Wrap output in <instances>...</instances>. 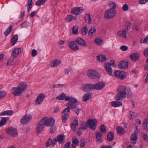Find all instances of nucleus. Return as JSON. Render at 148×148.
I'll return each instance as SVG.
<instances>
[{
  "label": "nucleus",
  "instance_id": "f257e3e1",
  "mask_svg": "<svg viewBox=\"0 0 148 148\" xmlns=\"http://www.w3.org/2000/svg\"><path fill=\"white\" fill-rule=\"evenodd\" d=\"M117 93L115 96V100L116 101L123 100L126 98V96H130L132 95V92L130 87L120 85L117 89Z\"/></svg>",
  "mask_w": 148,
  "mask_h": 148
},
{
  "label": "nucleus",
  "instance_id": "f03ea898",
  "mask_svg": "<svg viewBox=\"0 0 148 148\" xmlns=\"http://www.w3.org/2000/svg\"><path fill=\"white\" fill-rule=\"evenodd\" d=\"M77 102V100L76 99H72L71 101L69 102L66 104L67 108L63 110V112H67L69 113L70 111V109H73L76 108L78 106Z\"/></svg>",
  "mask_w": 148,
  "mask_h": 148
},
{
  "label": "nucleus",
  "instance_id": "7ed1b4c3",
  "mask_svg": "<svg viewBox=\"0 0 148 148\" xmlns=\"http://www.w3.org/2000/svg\"><path fill=\"white\" fill-rule=\"evenodd\" d=\"M116 14V12L114 10L110 9L105 12L104 17L106 19H109L114 17Z\"/></svg>",
  "mask_w": 148,
  "mask_h": 148
},
{
  "label": "nucleus",
  "instance_id": "20e7f679",
  "mask_svg": "<svg viewBox=\"0 0 148 148\" xmlns=\"http://www.w3.org/2000/svg\"><path fill=\"white\" fill-rule=\"evenodd\" d=\"M87 76L92 79H96L99 78L100 75L98 72L94 70H88L87 72Z\"/></svg>",
  "mask_w": 148,
  "mask_h": 148
},
{
  "label": "nucleus",
  "instance_id": "39448f33",
  "mask_svg": "<svg viewBox=\"0 0 148 148\" xmlns=\"http://www.w3.org/2000/svg\"><path fill=\"white\" fill-rule=\"evenodd\" d=\"M87 124L91 129L95 130L97 125V121L95 119H89L87 121Z\"/></svg>",
  "mask_w": 148,
  "mask_h": 148
},
{
  "label": "nucleus",
  "instance_id": "423d86ee",
  "mask_svg": "<svg viewBox=\"0 0 148 148\" xmlns=\"http://www.w3.org/2000/svg\"><path fill=\"white\" fill-rule=\"evenodd\" d=\"M84 92H88L94 90L93 84H86L82 85L81 88Z\"/></svg>",
  "mask_w": 148,
  "mask_h": 148
},
{
  "label": "nucleus",
  "instance_id": "0eeeda50",
  "mask_svg": "<svg viewBox=\"0 0 148 148\" xmlns=\"http://www.w3.org/2000/svg\"><path fill=\"white\" fill-rule=\"evenodd\" d=\"M7 132L9 135L13 137L17 136L18 134L17 130L15 128L12 127L8 128Z\"/></svg>",
  "mask_w": 148,
  "mask_h": 148
},
{
  "label": "nucleus",
  "instance_id": "6e6552de",
  "mask_svg": "<svg viewBox=\"0 0 148 148\" xmlns=\"http://www.w3.org/2000/svg\"><path fill=\"white\" fill-rule=\"evenodd\" d=\"M44 120V122L45 123V125L47 126L53 125L55 122V120L53 118L47 119V118L44 117L42 119Z\"/></svg>",
  "mask_w": 148,
  "mask_h": 148
},
{
  "label": "nucleus",
  "instance_id": "1a4fd4ad",
  "mask_svg": "<svg viewBox=\"0 0 148 148\" xmlns=\"http://www.w3.org/2000/svg\"><path fill=\"white\" fill-rule=\"evenodd\" d=\"M68 45L71 50L74 51L78 50L79 49L78 46L75 42L73 41H69L68 42Z\"/></svg>",
  "mask_w": 148,
  "mask_h": 148
},
{
  "label": "nucleus",
  "instance_id": "9d476101",
  "mask_svg": "<svg viewBox=\"0 0 148 148\" xmlns=\"http://www.w3.org/2000/svg\"><path fill=\"white\" fill-rule=\"evenodd\" d=\"M31 116L29 114H25L21 120V123L23 125H25L30 121Z\"/></svg>",
  "mask_w": 148,
  "mask_h": 148
},
{
  "label": "nucleus",
  "instance_id": "9b49d317",
  "mask_svg": "<svg viewBox=\"0 0 148 148\" xmlns=\"http://www.w3.org/2000/svg\"><path fill=\"white\" fill-rule=\"evenodd\" d=\"M44 120L41 119L38 123L36 127V131L38 133L41 132L44 128L45 125L43 122Z\"/></svg>",
  "mask_w": 148,
  "mask_h": 148
},
{
  "label": "nucleus",
  "instance_id": "f8f14e48",
  "mask_svg": "<svg viewBox=\"0 0 148 148\" xmlns=\"http://www.w3.org/2000/svg\"><path fill=\"white\" fill-rule=\"evenodd\" d=\"M83 11V9L82 7H75L71 10V12L75 15H77L81 14Z\"/></svg>",
  "mask_w": 148,
  "mask_h": 148
},
{
  "label": "nucleus",
  "instance_id": "ddd939ff",
  "mask_svg": "<svg viewBox=\"0 0 148 148\" xmlns=\"http://www.w3.org/2000/svg\"><path fill=\"white\" fill-rule=\"evenodd\" d=\"M105 83L103 82H99L95 84H93L94 89L101 90L105 86Z\"/></svg>",
  "mask_w": 148,
  "mask_h": 148
},
{
  "label": "nucleus",
  "instance_id": "4468645a",
  "mask_svg": "<svg viewBox=\"0 0 148 148\" xmlns=\"http://www.w3.org/2000/svg\"><path fill=\"white\" fill-rule=\"evenodd\" d=\"M22 53L21 49L16 48L14 49L11 55L13 58H16L17 56Z\"/></svg>",
  "mask_w": 148,
  "mask_h": 148
},
{
  "label": "nucleus",
  "instance_id": "2eb2a0df",
  "mask_svg": "<svg viewBox=\"0 0 148 148\" xmlns=\"http://www.w3.org/2000/svg\"><path fill=\"white\" fill-rule=\"evenodd\" d=\"M45 97V95L43 94H39L37 97L35 103L37 104H40L42 103Z\"/></svg>",
  "mask_w": 148,
  "mask_h": 148
},
{
  "label": "nucleus",
  "instance_id": "dca6fc26",
  "mask_svg": "<svg viewBox=\"0 0 148 148\" xmlns=\"http://www.w3.org/2000/svg\"><path fill=\"white\" fill-rule=\"evenodd\" d=\"M111 66L107 62H105L104 67L106 71L110 75L112 76V70Z\"/></svg>",
  "mask_w": 148,
  "mask_h": 148
},
{
  "label": "nucleus",
  "instance_id": "f3484780",
  "mask_svg": "<svg viewBox=\"0 0 148 148\" xmlns=\"http://www.w3.org/2000/svg\"><path fill=\"white\" fill-rule=\"evenodd\" d=\"M22 93L27 89V85L24 82H21L18 84L17 86Z\"/></svg>",
  "mask_w": 148,
  "mask_h": 148
},
{
  "label": "nucleus",
  "instance_id": "a211bd4d",
  "mask_svg": "<svg viewBox=\"0 0 148 148\" xmlns=\"http://www.w3.org/2000/svg\"><path fill=\"white\" fill-rule=\"evenodd\" d=\"M76 42L79 45L84 47H85L87 46V45L84 41L82 38H78L76 39Z\"/></svg>",
  "mask_w": 148,
  "mask_h": 148
},
{
  "label": "nucleus",
  "instance_id": "6ab92c4d",
  "mask_svg": "<svg viewBox=\"0 0 148 148\" xmlns=\"http://www.w3.org/2000/svg\"><path fill=\"white\" fill-rule=\"evenodd\" d=\"M12 92L14 95L17 96H20L22 93L17 86L12 88Z\"/></svg>",
  "mask_w": 148,
  "mask_h": 148
},
{
  "label": "nucleus",
  "instance_id": "aec40b11",
  "mask_svg": "<svg viewBox=\"0 0 148 148\" xmlns=\"http://www.w3.org/2000/svg\"><path fill=\"white\" fill-rule=\"evenodd\" d=\"M118 66L121 69L126 68L128 66V62L125 61H121L118 64Z\"/></svg>",
  "mask_w": 148,
  "mask_h": 148
},
{
  "label": "nucleus",
  "instance_id": "412c9836",
  "mask_svg": "<svg viewBox=\"0 0 148 148\" xmlns=\"http://www.w3.org/2000/svg\"><path fill=\"white\" fill-rule=\"evenodd\" d=\"M127 31L125 29L118 32V34L120 37H123L125 38H127Z\"/></svg>",
  "mask_w": 148,
  "mask_h": 148
},
{
  "label": "nucleus",
  "instance_id": "4be33fe9",
  "mask_svg": "<svg viewBox=\"0 0 148 148\" xmlns=\"http://www.w3.org/2000/svg\"><path fill=\"white\" fill-rule=\"evenodd\" d=\"M116 130L118 134L123 135L125 132V130L123 127L118 126L116 127Z\"/></svg>",
  "mask_w": 148,
  "mask_h": 148
},
{
  "label": "nucleus",
  "instance_id": "5701e85b",
  "mask_svg": "<svg viewBox=\"0 0 148 148\" xmlns=\"http://www.w3.org/2000/svg\"><path fill=\"white\" fill-rule=\"evenodd\" d=\"M68 113L67 112H64L63 110V114L62 115V119L63 123H65L68 119L69 117V115Z\"/></svg>",
  "mask_w": 148,
  "mask_h": 148
},
{
  "label": "nucleus",
  "instance_id": "b1692460",
  "mask_svg": "<svg viewBox=\"0 0 148 148\" xmlns=\"http://www.w3.org/2000/svg\"><path fill=\"white\" fill-rule=\"evenodd\" d=\"M74 123H73L71 124V129L74 131H75L76 129V126L78 125V119L77 118H75L74 120Z\"/></svg>",
  "mask_w": 148,
  "mask_h": 148
},
{
  "label": "nucleus",
  "instance_id": "393cba45",
  "mask_svg": "<svg viewBox=\"0 0 148 148\" xmlns=\"http://www.w3.org/2000/svg\"><path fill=\"white\" fill-rule=\"evenodd\" d=\"M91 93L90 92H87L82 97L83 101L84 102L86 101L89 99L91 96Z\"/></svg>",
  "mask_w": 148,
  "mask_h": 148
},
{
  "label": "nucleus",
  "instance_id": "a878e982",
  "mask_svg": "<svg viewBox=\"0 0 148 148\" xmlns=\"http://www.w3.org/2000/svg\"><path fill=\"white\" fill-rule=\"evenodd\" d=\"M61 62L59 60H54L52 61L51 63V65L52 67H54L58 66Z\"/></svg>",
  "mask_w": 148,
  "mask_h": 148
},
{
  "label": "nucleus",
  "instance_id": "bb28decb",
  "mask_svg": "<svg viewBox=\"0 0 148 148\" xmlns=\"http://www.w3.org/2000/svg\"><path fill=\"white\" fill-rule=\"evenodd\" d=\"M18 40V36L16 34L14 36L11 40V42L12 46H13L16 43Z\"/></svg>",
  "mask_w": 148,
  "mask_h": 148
},
{
  "label": "nucleus",
  "instance_id": "cd10ccee",
  "mask_svg": "<svg viewBox=\"0 0 148 148\" xmlns=\"http://www.w3.org/2000/svg\"><path fill=\"white\" fill-rule=\"evenodd\" d=\"M13 113L12 110H6L0 113V115H11Z\"/></svg>",
  "mask_w": 148,
  "mask_h": 148
},
{
  "label": "nucleus",
  "instance_id": "c85d7f7f",
  "mask_svg": "<svg viewBox=\"0 0 148 148\" xmlns=\"http://www.w3.org/2000/svg\"><path fill=\"white\" fill-rule=\"evenodd\" d=\"M97 60L101 62H103L106 60V58L105 55H100L97 57Z\"/></svg>",
  "mask_w": 148,
  "mask_h": 148
},
{
  "label": "nucleus",
  "instance_id": "c756f323",
  "mask_svg": "<svg viewBox=\"0 0 148 148\" xmlns=\"http://www.w3.org/2000/svg\"><path fill=\"white\" fill-rule=\"evenodd\" d=\"M111 104L112 106L114 107H117L122 105V103L121 102H116V101H113L112 102Z\"/></svg>",
  "mask_w": 148,
  "mask_h": 148
},
{
  "label": "nucleus",
  "instance_id": "7c9ffc66",
  "mask_svg": "<svg viewBox=\"0 0 148 148\" xmlns=\"http://www.w3.org/2000/svg\"><path fill=\"white\" fill-rule=\"evenodd\" d=\"M130 56L131 59L133 61L137 60L139 58L138 54L135 53L131 55Z\"/></svg>",
  "mask_w": 148,
  "mask_h": 148
},
{
  "label": "nucleus",
  "instance_id": "2f4dec72",
  "mask_svg": "<svg viewBox=\"0 0 148 148\" xmlns=\"http://www.w3.org/2000/svg\"><path fill=\"white\" fill-rule=\"evenodd\" d=\"M12 29V27L11 25H10L6 30L4 32V35L6 36H8L10 34Z\"/></svg>",
  "mask_w": 148,
  "mask_h": 148
},
{
  "label": "nucleus",
  "instance_id": "473e14b6",
  "mask_svg": "<svg viewBox=\"0 0 148 148\" xmlns=\"http://www.w3.org/2000/svg\"><path fill=\"white\" fill-rule=\"evenodd\" d=\"M86 22L90 24L91 22V18L90 14H86L84 17Z\"/></svg>",
  "mask_w": 148,
  "mask_h": 148
},
{
  "label": "nucleus",
  "instance_id": "72a5a7b5",
  "mask_svg": "<svg viewBox=\"0 0 148 148\" xmlns=\"http://www.w3.org/2000/svg\"><path fill=\"white\" fill-rule=\"evenodd\" d=\"M66 95L64 93H62L58 96L56 97V99L60 100H63L66 97Z\"/></svg>",
  "mask_w": 148,
  "mask_h": 148
},
{
  "label": "nucleus",
  "instance_id": "f704fd0d",
  "mask_svg": "<svg viewBox=\"0 0 148 148\" xmlns=\"http://www.w3.org/2000/svg\"><path fill=\"white\" fill-rule=\"evenodd\" d=\"M76 17H75L74 16L68 15L65 18V19L68 22H70L72 21L73 20L76 19Z\"/></svg>",
  "mask_w": 148,
  "mask_h": 148
},
{
  "label": "nucleus",
  "instance_id": "c9c22d12",
  "mask_svg": "<svg viewBox=\"0 0 148 148\" xmlns=\"http://www.w3.org/2000/svg\"><path fill=\"white\" fill-rule=\"evenodd\" d=\"M79 141L78 139H73L71 146L73 148H75L79 145Z\"/></svg>",
  "mask_w": 148,
  "mask_h": 148
},
{
  "label": "nucleus",
  "instance_id": "e433bc0d",
  "mask_svg": "<svg viewBox=\"0 0 148 148\" xmlns=\"http://www.w3.org/2000/svg\"><path fill=\"white\" fill-rule=\"evenodd\" d=\"M96 31V28L93 27H92L89 31L88 35L90 36H92L93 33Z\"/></svg>",
  "mask_w": 148,
  "mask_h": 148
},
{
  "label": "nucleus",
  "instance_id": "4c0bfd02",
  "mask_svg": "<svg viewBox=\"0 0 148 148\" xmlns=\"http://www.w3.org/2000/svg\"><path fill=\"white\" fill-rule=\"evenodd\" d=\"M79 27L77 26H74L72 29V33L74 34H77L78 33Z\"/></svg>",
  "mask_w": 148,
  "mask_h": 148
},
{
  "label": "nucleus",
  "instance_id": "58836bf2",
  "mask_svg": "<svg viewBox=\"0 0 148 148\" xmlns=\"http://www.w3.org/2000/svg\"><path fill=\"white\" fill-rule=\"evenodd\" d=\"M109 5L110 8V9L114 10L116 8V5L113 2H110L109 3Z\"/></svg>",
  "mask_w": 148,
  "mask_h": 148
},
{
  "label": "nucleus",
  "instance_id": "ea45409f",
  "mask_svg": "<svg viewBox=\"0 0 148 148\" xmlns=\"http://www.w3.org/2000/svg\"><path fill=\"white\" fill-rule=\"evenodd\" d=\"M46 0H38L36 3V5L40 6L43 5Z\"/></svg>",
  "mask_w": 148,
  "mask_h": 148
},
{
  "label": "nucleus",
  "instance_id": "a19ab883",
  "mask_svg": "<svg viewBox=\"0 0 148 148\" xmlns=\"http://www.w3.org/2000/svg\"><path fill=\"white\" fill-rule=\"evenodd\" d=\"M88 29L86 26H85L83 27L82 29V33L83 35H86Z\"/></svg>",
  "mask_w": 148,
  "mask_h": 148
},
{
  "label": "nucleus",
  "instance_id": "79ce46f5",
  "mask_svg": "<svg viewBox=\"0 0 148 148\" xmlns=\"http://www.w3.org/2000/svg\"><path fill=\"white\" fill-rule=\"evenodd\" d=\"M121 74V71L118 70H116L114 73L113 75L115 77L119 78Z\"/></svg>",
  "mask_w": 148,
  "mask_h": 148
},
{
  "label": "nucleus",
  "instance_id": "37998d69",
  "mask_svg": "<svg viewBox=\"0 0 148 148\" xmlns=\"http://www.w3.org/2000/svg\"><path fill=\"white\" fill-rule=\"evenodd\" d=\"M127 77V75L124 72L121 71V74L119 76V78L121 80H123Z\"/></svg>",
  "mask_w": 148,
  "mask_h": 148
},
{
  "label": "nucleus",
  "instance_id": "c03bdc74",
  "mask_svg": "<svg viewBox=\"0 0 148 148\" xmlns=\"http://www.w3.org/2000/svg\"><path fill=\"white\" fill-rule=\"evenodd\" d=\"M139 131L138 130L137 131H136L134 133L131 135L130 139H137V135Z\"/></svg>",
  "mask_w": 148,
  "mask_h": 148
},
{
  "label": "nucleus",
  "instance_id": "a18cd8bd",
  "mask_svg": "<svg viewBox=\"0 0 148 148\" xmlns=\"http://www.w3.org/2000/svg\"><path fill=\"white\" fill-rule=\"evenodd\" d=\"M114 136L113 133L112 132H110L107 134V139H113Z\"/></svg>",
  "mask_w": 148,
  "mask_h": 148
},
{
  "label": "nucleus",
  "instance_id": "49530a36",
  "mask_svg": "<svg viewBox=\"0 0 148 148\" xmlns=\"http://www.w3.org/2000/svg\"><path fill=\"white\" fill-rule=\"evenodd\" d=\"M6 122L7 120L6 118L3 117L1 122H0V126L1 127L5 124L6 123Z\"/></svg>",
  "mask_w": 148,
  "mask_h": 148
},
{
  "label": "nucleus",
  "instance_id": "de8ad7c7",
  "mask_svg": "<svg viewBox=\"0 0 148 148\" xmlns=\"http://www.w3.org/2000/svg\"><path fill=\"white\" fill-rule=\"evenodd\" d=\"M130 115L129 118L130 119H132L135 117V113L134 112L132 111H130Z\"/></svg>",
  "mask_w": 148,
  "mask_h": 148
},
{
  "label": "nucleus",
  "instance_id": "09e8293b",
  "mask_svg": "<svg viewBox=\"0 0 148 148\" xmlns=\"http://www.w3.org/2000/svg\"><path fill=\"white\" fill-rule=\"evenodd\" d=\"M140 43L141 44H148V37H147V36L145 38L144 40L141 39L140 40Z\"/></svg>",
  "mask_w": 148,
  "mask_h": 148
},
{
  "label": "nucleus",
  "instance_id": "8fccbe9b",
  "mask_svg": "<svg viewBox=\"0 0 148 148\" xmlns=\"http://www.w3.org/2000/svg\"><path fill=\"white\" fill-rule=\"evenodd\" d=\"M65 86V85L64 84H57L53 85V87L54 88H61Z\"/></svg>",
  "mask_w": 148,
  "mask_h": 148
},
{
  "label": "nucleus",
  "instance_id": "3c124183",
  "mask_svg": "<svg viewBox=\"0 0 148 148\" xmlns=\"http://www.w3.org/2000/svg\"><path fill=\"white\" fill-rule=\"evenodd\" d=\"M6 95V93L5 92L0 91V99L4 98Z\"/></svg>",
  "mask_w": 148,
  "mask_h": 148
},
{
  "label": "nucleus",
  "instance_id": "603ef678",
  "mask_svg": "<svg viewBox=\"0 0 148 148\" xmlns=\"http://www.w3.org/2000/svg\"><path fill=\"white\" fill-rule=\"evenodd\" d=\"M81 126L82 127L81 128H82V129H86L87 128V124L84 121H82V122Z\"/></svg>",
  "mask_w": 148,
  "mask_h": 148
},
{
  "label": "nucleus",
  "instance_id": "864d4df0",
  "mask_svg": "<svg viewBox=\"0 0 148 148\" xmlns=\"http://www.w3.org/2000/svg\"><path fill=\"white\" fill-rule=\"evenodd\" d=\"M102 134L99 132H97L96 133V139H100L101 138Z\"/></svg>",
  "mask_w": 148,
  "mask_h": 148
},
{
  "label": "nucleus",
  "instance_id": "5fc2aeb1",
  "mask_svg": "<svg viewBox=\"0 0 148 148\" xmlns=\"http://www.w3.org/2000/svg\"><path fill=\"white\" fill-rule=\"evenodd\" d=\"M85 140V139H81L80 141V145L82 147H84L86 143Z\"/></svg>",
  "mask_w": 148,
  "mask_h": 148
},
{
  "label": "nucleus",
  "instance_id": "6e6d98bb",
  "mask_svg": "<svg viewBox=\"0 0 148 148\" xmlns=\"http://www.w3.org/2000/svg\"><path fill=\"white\" fill-rule=\"evenodd\" d=\"M100 130L101 133H103L106 131V128L103 124L101 126Z\"/></svg>",
  "mask_w": 148,
  "mask_h": 148
},
{
  "label": "nucleus",
  "instance_id": "4d7b16f0",
  "mask_svg": "<svg viewBox=\"0 0 148 148\" xmlns=\"http://www.w3.org/2000/svg\"><path fill=\"white\" fill-rule=\"evenodd\" d=\"M37 51L36 50L34 49L32 50L31 54L32 57H34L36 56L37 54Z\"/></svg>",
  "mask_w": 148,
  "mask_h": 148
},
{
  "label": "nucleus",
  "instance_id": "13d9d810",
  "mask_svg": "<svg viewBox=\"0 0 148 148\" xmlns=\"http://www.w3.org/2000/svg\"><path fill=\"white\" fill-rule=\"evenodd\" d=\"M147 123L146 121L144 120L143 123V127L145 130H147Z\"/></svg>",
  "mask_w": 148,
  "mask_h": 148
},
{
  "label": "nucleus",
  "instance_id": "bf43d9fd",
  "mask_svg": "<svg viewBox=\"0 0 148 148\" xmlns=\"http://www.w3.org/2000/svg\"><path fill=\"white\" fill-rule=\"evenodd\" d=\"M65 136L62 134L58 135L56 139H65Z\"/></svg>",
  "mask_w": 148,
  "mask_h": 148
},
{
  "label": "nucleus",
  "instance_id": "052dcab7",
  "mask_svg": "<svg viewBox=\"0 0 148 148\" xmlns=\"http://www.w3.org/2000/svg\"><path fill=\"white\" fill-rule=\"evenodd\" d=\"M71 142L66 143L64 146V148H71Z\"/></svg>",
  "mask_w": 148,
  "mask_h": 148
},
{
  "label": "nucleus",
  "instance_id": "680f3d73",
  "mask_svg": "<svg viewBox=\"0 0 148 148\" xmlns=\"http://www.w3.org/2000/svg\"><path fill=\"white\" fill-rule=\"evenodd\" d=\"M102 41V39L99 38H97L95 40V42L98 45H99Z\"/></svg>",
  "mask_w": 148,
  "mask_h": 148
},
{
  "label": "nucleus",
  "instance_id": "e2e57ef3",
  "mask_svg": "<svg viewBox=\"0 0 148 148\" xmlns=\"http://www.w3.org/2000/svg\"><path fill=\"white\" fill-rule=\"evenodd\" d=\"M128 49V48L127 47L124 45L121 46L120 47V49L123 51H127Z\"/></svg>",
  "mask_w": 148,
  "mask_h": 148
},
{
  "label": "nucleus",
  "instance_id": "0e129e2a",
  "mask_svg": "<svg viewBox=\"0 0 148 148\" xmlns=\"http://www.w3.org/2000/svg\"><path fill=\"white\" fill-rule=\"evenodd\" d=\"M83 132V130L82 128H79L77 130V134L79 136Z\"/></svg>",
  "mask_w": 148,
  "mask_h": 148
},
{
  "label": "nucleus",
  "instance_id": "69168bd1",
  "mask_svg": "<svg viewBox=\"0 0 148 148\" xmlns=\"http://www.w3.org/2000/svg\"><path fill=\"white\" fill-rule=\"evenodd\" d=\"M14 63V60L13 59H11L9 60L7 62V64L9 65H13Z\"/></svg>",
  "mask_w": 148,
  "mask_h": 148
},
{
  "label": "nucleus",
  "instance_id": "338daca9",
  "mask_svg": "<svg viewBox=\"0 0 148 148\" xmlns=\"http://www.w3.org/2000/svg\"><path fill=\"white\" fill-rule=\"evenodd\" d=\"M25 11H23V12L21 13L18 17L21 20L23 18L25 14Z\"/></svg>",
  "mask_w": 148,
  "mask_h": 148
},
{
  "label": "nucleus",
  "instance_id": "774afa93",
  "mask_svg": "<svg viewBox=\"0 0 148 148\" xmlns=\"http://www.w3.org/2000/svg\"><path fill=\"white\" fill-rule=\"evenodd\" d=\"M74 110L75 112L78 115L79 114L80 112L81 111V109L80 108H75Z\"/></svg>",
  "mask_w": 148,
  "mask_h": 148
}]
</instances>
